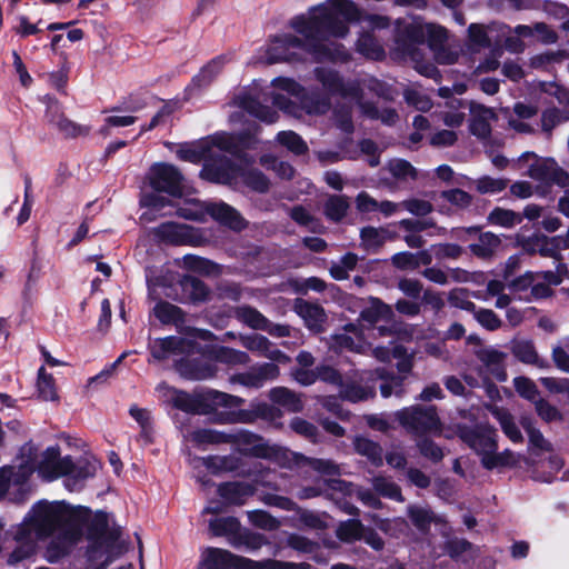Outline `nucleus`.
<instances>
[{"label": "nucleus", "instance_id": "1", "mask_svg": "<svg viewBox=\"0 0 569 569\" xmlns=\"http://www.w3.org/2000/svg\"><path fill=\"white\" fill-rule=\"evenodd\" d=\"M363 21L371 29L388 27V19L361 12L351 0H326L306 13L293 17L289 26L298 34L283 33L273 37L259 50L257 63L305 62L346 59L342 46L333 39L345 38L348 24Z\"/></svg>", "mask_w": 569, "mask_h": 569}, {"label": "nucleus", "instance_id": "2", "mask_svg": "<svg viewBox=\"0 0 569 569\" xmlns=\"http://www.w3.org/2000/svg\"><path fill=\"white\" fill-rule=\"evenodd\" d=\"M80 508H73L64 501L39 500L28 511L17 527L13 539L17 543L8 562L14 565L36 552L39 540L57 533L58 541L48 547V558L54 561L64 555L82 535Z\"/></svg>", "mask_w": 569, "mask_h": 569}, {"label": "nucleus", "instance_id": "3", "mask_svg": "<svg viewBox=\"0 0 569 569\" xmlns=\"http://www.w3.org/2000/svg\"><path fill=\"white\" fill-rule=\"evenodd\" d=\"M32 450L30 446L22 448L23 455L28 453L29 458L21 460L17 467H6L0 470V497L11 486L24 483L36 470L46 480H53L73 471L74 466L71 458H60L58 448L49 447L41 453L39 460L32 458Z\"/></svg>", "mask_w": 569, "mask_h": 569}, {"label": "nucleus", "instance_id": "4", "mask_svg": "<svg viewBox=\"0 0 569 569\" xmlns=\"http://www.w3.org/2000/svg\"><path fill=\"white\" fill-rule=\"evenodd\" d=\"M315 76L329 93L338 94L345 100L358 103L362 113L368 118L380 119L386 124H392L396 122L398 116L393 109H383L382 111H379L372 103L361 101V92L365 88L377 90L380 86L377 80H352L345 82L336 71L323 67L316 68Z\"/></svg>", "mask_w": 569, "mask_h": 569}, {"label": "nucleus", "instance_id": "5", "mask_svg": "<svg viewBox=\"0 0 569 569\" xmlns=\"http://www.w3.org/2000/svg\"><path fill=\"white\" fill-rule=\"evenodd\" d=\"M271 86L274 90L269 96L273 106L296 118H301L302 112L322 114L329 109L327 99L307 94L305 89L291 78H276Z\"/></svg>", "mask_w": 569, "mask_h": 569}, {"label": "nucleus", "instance_id": "6", "mask_svg": "<svg viewBox=\"0 0 569 569\" xmlns=\"http://www.w3.org/2000/svg\"><path fill=\"white\" fill-rule=\"evenodd\" d=\"M405 32L410 43L408 46H403V53L411 54L412 44L427 41L438 63L452 64L457 62L460 53L462 52L460 43L449 41L448 32L441 26L416 21L406 26Z\"/></svg>", "mask_w": 569, "mask_h": 569}, {"label": "nucleus", "instance_id": "7", "mask_svg": "<svg viewBox=\"0 0 569 569\" xmlns=\"http://www.w3.org/2000/svg\"><path fill=\"white\" fill-rule=\"evenodd\" d=\"M457 433L465 443L481 456V463L486 469L490 470L512 462L510 451L497 452V433L493 428L487 425L459 426Z\"/></svg>", "mask_w": 569, "mask_h": 569}, {"label": "nucleus", "instance_id": "8", "mask_svg": "<svg viewBox=\"0 0 569 569\" xmlns=\"http://www.w3.org/2000/svg\"><path fill=\"white\" fill-rule=\"evenodd\" d=\"M200 176L210 182L223 184H230L240 178L246 186L257 192H266L269 189V180L261 171L242 163L234 164L227 157L204 163Z\"/></svg>", "mask_w": 569, "mask_h": 569}, {"label": "nucleus", "instance_id": "9", "mask_svg": "<svg viewBox=\"0 0 569 569\" xmlns=\"http://www.w3.org/2000/svg\"><path fill=\"white\" fill-rule=\"evenodd\" d=\"M310 565L273 559L254 561L220 548H206L201 553L199 569H309Z\"/></svg>", "mask_w": 569, "mask_h": 569}, {"label": "nucleus", "instance_id": "10", "mask_svg": "<svg viewBox=\"0 0 569 569\" xmlns=\"http://www.w3.org/2000/svg\"><path fill=\"white\" fill-rule=\"evenodd\" d=\"M250 144L248 134L241 133L236 137L233 134L221 133L213 137L211 142H203L197 147L181 148L177 151V156L179 159L192 163H198L202 159L211 158L206 161V163H208L218 161L220 158L224 157L218 154L216 149L218 151L233 153L238 147L249 148Z\"/></svg>", "mask_w": 569, "mask_h": 569}, {"label": "nucleus", "instance_id": "11", "mask_svg": "<svg viewBox=\"0 0 569 569\" xmlns=\"http://www.w3.org/2000/svg\"><path fill=\"white\" fill-rule=\"evenodd\" d=\"M395 418L403 429L415 436L442 432V425L435 406L406 407L396 411Z\"/></svg>", "mask_w": 569, "mask_h": 569}, {"label": "nucleus", "instance_id": "12", "mask_svg": "<svg viewBox=\"0 0 569 569\" xmlns=\"http://www.w3.org/2000/svg\"><path fill=\"white\" fill-rule=\"evenodd\" d=\"M183 438L186 441L192 442L197 446L238 442L241 445L251 446L247 450L257 457H266L268 455L267 447L261 442L262 439L248 431H239L236 435H227L211 429H196L186 432Z\"/></svg>", "mask_w": 569, "mask_h": 569}, {"label": "nucleus", "instance_id": "13", "mask_svg": "<svg viewBox=\"0 0 569 569\" xmlns=\"http://www.w3.org/2000/svg\"><path fill=\"white\" fill-rule=\"evenodd\" d=\"M89 539L92 541L91 557L96 558L97 553L107 555L108 560L120 555L123 551V545L120 540L119 532L109 529L104 515H97L89 527Z\"/></svg>", "mask_w": 569, "mask_h": 569}, {"label": "nucleus", "instance_id": "14", "mask_svg": "<svg viewBox=\"0 0 569 569\" xmlns=\"http://www.w3.org/2000/svg\"><path fill=\"white\" fill-rule=\"evenodd\" d=\"M181 173L168 163H157L150 169L149 181L154 191L176 196L180 191Z\"/></svg>", "mask_w": 569, "mask_h": 569}, {"label": "nucleus", "instance_id": "15", "mask_svg": "<svg viewBox=\"0 0 569 569\" xmlns=\"http://www.w3.org/2000/svg\"><path fill=\"white\" fill-rule=\"evenodd\" d=\"M43 101L47 104L46 118L48 122L57 127L62 134L69 138H76L89 133V127L78 124L63 116L60 104L56 99L46 96Z\"/></svg>", "mask_w": 569, "mask_h": 569}, {"label": "nucleus", "instance_id": "16", "mask_svg": "<svg viewBox=\"0 0 569 569\" xmlns=\"http://www.w3.org/2000/svg\"><path fill=\"white\" fill-rule=\"evenodd\" d=\"M194 345L190 339L180 337L158 338L149 342L151 357L159 361L190 353Z\"/></svg>", "mask_w": 569, "mask_h": 569}, {"label": "nucleus", "instance_id": "17", "mask_svg": "<svg viewBox=\"0 0 569 569\" xmlns=\"http://www.w3.org/2000/svg\"><path fill=\"white\" fill-rule=\"evenodd\" d=\"M529 159H533V162L528 166L526 174L541 183L551 184L557 162L551 158H538L536 153L527 151L518 158L516 166L521 168Z\"/></svg>", "mask_w": 569, "mask_h": 569}, {"label": "nucleus", "instance_id": "18", "mask_svg": "<svg viewBox=\"0 0 569 569\" xmlns=\"http://www.w3.org/2000/svg\"><path fill=\"white\" fill-rule=\"evenodd\" d=\"M206 208L207 214L232 230L240 231L247 226L239 211L223 201L207 202Z\"/></svg>", "mask_w": 569, "mask_h": 569}, {"label": "nucleus", "instance_id": "19", "mask_svg": "<svg viewBox=\"0 0 569 569\" xmlns=\"http://www.w3.org/2000/svg\"><path fill=\"white\" fill-rule=\"evenodd\" d=\"M568 273L567 267L563 263H558L556 270L540 271V272H531L528 271L523 276L512 280L510 282V288L516 291L526 290L529 288L535 281L542 279L545 282L549 284L557 286L561 283L566 274Z\"/></svg>", "mask_w": 569, "mask_h": 569}, {"label": "nucleus", "instance_id": "20", "mask_svg": "<svg viewBox=\"0 0 569 569\" xmlns=\"http://www.w3.org/2000/svg\"><path fill=\"white\" fill-rule=\"evenodd\" d=\"M345 332L332 336V347L339 350H350L358 353H365L369 343L363 338V333L356 323H348L343 327Z\"/></svg>", "mask_w": 569, "mask_h": 569}, {"label": "nucleus", "instance_id": "21", "mask_svg": "<svg viewBox=\"0 0 569 569\" xmlns=\"http://www.w3.org/2000/svg\"><path fill=\"white\" fill-rule=\"evenodd\" d=\"M190 463L194 470L200 471L201 468H206L211 475H219L236 468V461L228 456L194 457L190 460ZM197 477L203 486L211 485L210 480L200 476V472Z\"/></svg>", "mask_w": 569, "mask_h": 569}, {"label": "nucleus", "instance_id": "22", "mask_svg": "<svg viewBox=\"0 0 569 569\" xmlns=\"http://www.w3.org/2000/svg\"><path fill=\"white\" fill-rule=\"evenodd\" d=\"M279 375V369L273 363H263L252 367L249 371L234 375L230 378L233 383H239L249 388H260L268 379H274Z\"/></svg>", "mask_w": 569, "mask_h": 569}, {"label": "nucleus", "instance_id": "23", "mask_svg": "<svg viewBox=\"0 0 569 569\" xmlns=\"http://www.w3.org/2000/svg\"><path fill=\"white\" fill-rule=\"evenodd\" d=\"M293 310L303 320L309 330L315 332L323 330L327 315L321 306L303 299H296Z\"/></svg>", "mask_w": 569, "mask_h": 569}, {"label": "nucleus", "instance_id": "24", "mask_svg": "<svg viewBox=\"0 0 569 569\" xmlns=\"http://www.w3.org/2000/svg\"><path fill=\"white\" fill-rule=\"evenodd\" d=\"M362 380L363 377L359 372L347 376L340 386V396L351 402L363 401L375 397V386H362L360 385Z\"/></svg>", "mask_w": 569, "mask_h": 569}, {"label": "nucleus", "instance_id": "25", "mask_svg": "<svg viewBox=\"0 0 569 569\" xmlns=\"http://www.w3.org/2000/svg\"><path fill=\"white\" fill-rule=\"evenodd\" d=\"M241 342L244 348L253 352H257L261 357H266L279 363L290 362V357H288L281 350L274 348L273 345L263 336L254 333L247 337H242Z\"/></svg>", "mask_w": 569, "mask_h": 569}, {"label": "nucleus", "instance_id": "26", "mask_svg": "<svg viewBox=\"0 0 569 569\" xmlns=\"http://www.w3.org/2000/svg\"><path fill=\"white\" fill-rule=\"evenodd\" d=\"M237 102L242 111L263 122L273 123L278 119V113L271 108L261 104L253 92H247L238 96Z\"/></svg>", "mask_w": 569, "mask_h": 569}, {"label": "nucleus", "instance_id": "27", "mask_svg": "<svg viewBox=\"0 0 569 569\" xmlns=\"http://www.w3.org/2000/svg\"><path fill=\"white\" fill-rule=\"evenodd\" d=\"M153 232L161 241L171 244H188L192 240V229L187 224L166 222L157 227Z\"/></svg>", "mask_w": 569, "mask_h": 569}, {"label": "nucleus", "instance_id": "28", "mask_svg": "<svg viewBox=\"0 0 569 569\" xmlns=\"http://www.w3.org/2000/svg\"><path fill=\"white\" fill-rule=\"evenodd\" d=\"M395 313L391 307L378 298H369L368 305L360 312V320L370 326L379 322H391Z\"/></svg>", "mask_w": 569, "mask_h": 569}, {"label": "nucleus", "instance_id": "29", "mask_svg": "<svg viewBox=\"0 0 569 569\" xmlns=\"http://www.w3.org/2000/svg\"><path fill=\"white\" fill-rule=\"evenodd\" d=\"M471 121L470 131L478 138L486 139L491 132L490 121L495 119L492 109L486 108L481 104H470Z\"/></svg>", "mask_w": 569, "mask_h": 569}, {"label": "nucleus", "instance_id": "30", "mask_svg": "<svg viewBox=\"0 0 569 569\" xmlns=\"http://www.w3.org/2000/svg\"><path fill=\"white\" fill-rule=\"evenodd\" d=\"M228 58L219 56L210 60L192 79L191 87L199 89L208 87L222 71Z\"/></svg>", "mask_w": 569, "mask_h": 569}, {"label": "nucleus", "instance_id": "31", "mask_svg": "<svg viewBox=\"0 0 569 569\" xmlns=\"http://www.w3.org/2000/svg\"><path fill=\"white\" fill-rule=\"evenodd\" d=\"M219 496L230 505H243L253 493L251 486L241 482H228L218 487Z\"/></svg>", "mask_w": 569, "mask_h": 569}, {"label": "nucleus", "instance_id": "32", "mask_svg": "<svg viewBox=\"0 0 569 569\" xmlns=\"http://www.w3.org/2000/svg\"><path fill=\"white\" fill-rule=\"evenodd\" d=\"M477 357L498 380H506L507 375L502 368L505 353L492 348H481L477 351Z\"/></svg>", "mask_w": 569, "mask_h": 569}, {"label": "nucleus", "instance_id": "33", "mask_svg": "<svg viewBox=\"0 0 569 569\" xmlns=\"http://www.w3.org/2000/svg\"><path fill=\"white\" fill-rule=\"evenodd\" d=\"M353 447L358 455L366 457L373 466H382V448L378 442L366 437H356Z\"/></svg>", "mask_w": 569, "mask_h": 569}, {"label": "nucleus", "instance_id": "34", "mask_svg": "<svg viewBox=\"0 0 569 569\" xmlns=\"http://www.w3.org/2000/svg\"><path fill=\"white\" fill-rule=\"evenodd\" d=\"M269 398L272 402L283 407L290 412H298L302 410V402L300 398L291 390L284 387H277L270 390Z\"/></svg>", "mask_w": 569, "mask_h": 569}, {"label": "nucleus", "instance_id": "35", "mask_svg": "<svg viewBox=\"0 0 569 569\" xmlns=\"http://www.w3.org/2000/svg\"><path fill=\"white\" fill-rule=\"evenodd\" d=\"M392 237V233L385 228L366 227L360 232L361 244L367 250H377Z\"/></svg>", "mask_w": 569, "mask_h": 569}, {"label": "nucleus", "instance_id": "36", "mask_svg": "<svg viewBox=\"0 0 569 569\" xmlns=\"http://www.w3.org/2000/svg\"><path fill=\"white\" fill-rule=\"evenodd\" d=\"M490 411L493 418L497 419V421L500 423L503 433L512 442L522 441V435L515 423L512 416L507 410L503 408L493 407Z\"/></svg>", "mask_w": 569, "mask_h": 569}, {"label": "nucleus", "instance_id": "37", "mask_svg": "<svg viewBox=\"0 0 569 569\" xmlns=\"http://www.w3.org/2000/svg\"><path fill=\"white\" fill-rule=\"evenodd\" d=\"M501 241L492 232H485L479 236L476 243L470 244L471 252L479 258H489L499 248Z\"/></svg>", "mask_w": 569, "mask_h": 569}, {"label": "nucleus", "instance_id": "38", "mask_svg": "<svg viewBox=\"0 0 569 569\" xmlns=\"http://www.w3.org/2000/svg\"><path fill=\"white\" fill-rule=\"evenodd\" d=\"M236 318L256 330L267 328V318L257 309L249 306H240L234 310Z\"/></svg>", "mask_w": 569, "mask_h": 569}, {"label": "nucleus", "instance_id": "39", "mask_svg": "<svg viewBox=\"0 0 569 569\" xmlns=\"http://www.w3.org/2000/svg\"><path fill=\"white\" fill-rule=\"evenodd\" d=\"M372 487L377 493L385 498H389L399 502L405 499L401 495L400 487L395 483L390 478L378 476L371 480Z\"/></svg>", "mask_w": 569, "mask_h": 569}, {"label": "nucleus", "instance_id": "40", "mask_svg": "<svg viewBox=\"0 0 569 569\" xmlns=\"http://www.w3.org/2000/svg\"><path fill=\"white\" fill-rule=\"evenodd\" d=\"M182 267L187 270L206 276L214 274L219 269L212 261L193 254H186L182 258Z\"/></svg>", "mask_w": 569, "mask_h": 569}, {"label": "nucleus", "instance_id": "41", "mask_svg": "<svg viewBox=\"0 0 569 569\" xmlns=\"http://www.w3.org/2000/svg\"><path fill=\"white\" fill-rule=\"evenodd\" d=\"M488 221L495 226L512 228L522 221V216L509 209L495 208L489 213Z\"/></svg>", "mask_w": 569, "mask_h": 569}, {"label": "nucleus", "instance_id": "42", "mask_svg": "<svg viewBox=\"0 0 569 569\" xmlns=\"http://www.w3.org/2000/svg\"><path fill=\"white\" fill-rule=\"evenodd\" d=\"M349 209V201L345 196H330L325 204V214L329 220L340 221Z\"/></svg>", "mask_w": 569, "mask_h": 569}, {"label": "nucleus", "instance_id": "43", "mask_svg": "<svg viewBox=\"0 0 569 569\" xmlns=\"http://www.w3.org/2000/svg\"><path fill=\"white\" fill-rule=\"evenodd\" d=\"M183 292L193 302H202L209 298V289L197 278L187 277L181 282Z\"/></svg>", "mask_w": 569, "mask_h": 569}, {"label": "nucleus", "instance_id": "44", "mask_svg": "<svg viewBox=\"0 0 569 569\" xmlns=\"http://www.w3.org/2000/svg\"><path fill=\"white\" fill-rule=\"evenodd\" d=\"M569 120V112L558 108H548L543 110L540 119L541 130L550 134L555 127Z\"/></svg>", "mask_w": 569, "mask_h": 569}, {"label": "nucleus", "instance_id": "45", "mask_svg": "<svg viewBox=\"0 0 569 569\" xmlns=\"http://www.w3.org/2000/svg\"><path fill=\"white\" fill-rule=\"evenodd\" d=\"M357 50L367 58L378 60L383 56L380 43L369 32H363L357 41Z\"/></svg>", "mask_w": 569, "mask_h": 569}, {"label": "nucleus", "instance_id": "46", "mask_svg": "<svg viewBox=\"0 0 569 569\" xmlns=\"http://www.w3.org/2000/svg\"><path fill=\"white\" fill-rule=\"evenodd\" d=\"M154 315L162 323L179 325L183 322L182 310L169 302H159L154 307Z\"/></svg>", "mask_w": 569, "mask_h": 569}, {"label": "nucleus", "instance_id": "47", "mask_svg": "<svg viewBox=\"0 0 569 569\" xmlns=\"http://www.w3.org/2000/svg\"><path fill=\"white\" fill-rule=\"evenodd\" d=\"M289 216L299 226L307 228L311 232H320L321 223L303 207L296 206L290 209Z\"/></svg>", "mask_w": 569, "mask_h": 569}, {"label": "nucleus", "instance_id": "48", "mask_svg": "<svg viewBox=\"0 0 569 569\" xmlns=\"http://www.w3.org/2000/svg\"><path fill=\"white\" fill-rule=\"evenodd\" d=\"M569 59V53L565 50L547 51L533 56L530 59V66L536 69H548L555 63H560Z\"/></svg>", "mask_w": 569, "mask_h": 569}, {"label": "nucleus", "instance_id": "49", "mask_svg": "<svg viewBox=\"0 0 569 569\" xmlns=\"http://www.w3.org/2000/svg\"><path fill=\"white\" fill-rule=\"evenodd\" d=\"M277 141L295 154H303L308 150L307 143L293 131H281L277 134Z\"/></svg>", "mask_w": 569, "mask_h": 569}, {"label": "nucleus", "instance_id": "50", "mask_svg": "<svg viewBox=\"0 0 569 569\" xmlns=\"http://www.w3.org/2000/svg\"><path fill=\"white\" fill-rule=\"evenodd\" d=\"M448 111L442 112V121L447 127L458 128L465 121V112L460 109L465 108V104L459 99H452L448 102Z\"/></svg>", "mask_w": 569, "mask_h": 569}, {"label": "nucleus", "instance_id": "51", "mask_svg": "<svg viewBox=\"0 0 569 569\" xmlns=\"http://www.w3.org/2000/svg\"><path fill=\"white\" fill-rule=\"evenodd\" d=\"M363 532V526L359 520L350 519L341 522L337 529V536L340 540L351 542L360 540Z\"/></svg>", "mask_w": 569, "mask_h": 569}, {"label": "nucleus", "instance_id": "52", "mask_svg": "<svg viewBox=\"0 0 569 569\" xmlns=\"http://www.w3.org/2000/svg\"><path fill=\"white\" fill-rule=\"evenodd\" d=\"M203 400L216 407L236 408L242 405L243 400L239 397L224 392L209 390L203 395Z\"/></svg>", "mask_w": 569, "mask_h": 569}, {"label": "nucleus", "instance_id": "53", "mask_svg": "<svg viewBox=\"0 0 569 569\" xmlns=\"http://www.w3.org/2000/svg\"><path fill=\"white\" fill-rule=\"evenodd\" d=\"M260 162L267 169L273 170L281 179L289 180L295 176V169L290 163L280 161L272 156H262Z\"/></svg>", "mask_w": 569, "mask_h": 569}, {"label": "nucleus", "instance_id": "54", "mask_svg": "<svg viewBox=\"0 0 569 569\" xmlns=\"http://www.w3.org/2000/svg\"><path fill=\"white\" fill-rule=\"evenodd\" d=\"M37 387L39 396L43 400H56L58 398L53 378L51 375L46 372L43 367H41L38 371Z\"/></svg>", "mask_w": 569, "mask_h": 569}, {"label": "nucleus", "instance_id": "55", "mask_svg": "<svg viewBox=\"0 0 569 569\" xmlns=\"http://www.w3.org/2000/svg\"><path fill=\"white\" fill-rule=\"evenodd\" d=\"M513 355L522 362L536 363L538 355L529 340H515L511 346Z\"/></svg>", "mask_w": 569, "mask_h": 569}, {"label": "nucleus", "instance_id": "56", "mask_svg": "<svg viewBox=\"0 0 569 569\" xmlns=\"http://www.w3.org/2000/svg\"><path fill=\"white\" fill-rule=\"evenodd\" d=\"M209 527L214 536H226L238 532L240 523L233 517L214 518L210 520Z\"/></svg>", "mask_w": 569, "mask_h": 569}, {"label": "nucleus", "instance_id": "57", "mask_svg": "<svg viewBox=\"0 0 569 569\" xmlns=\"http://www.w3.org/2000/svg\"><path fill=\"white\" fill-rule=\"evenodd\" d=\"M216 359L219 362L227 365H244L248 363L249 357L246 352L231 349L228 347H221L216 351Z\"/></svg>", "mask_w": 569, "mask_h": 569}, {"label": "nucleus", "instance_id": "58", "mask_svg": "<svg viewBox=\"0 0 569 569\" xmlns=\"http://www.w3.org/2000/svg\"><path fill=\"white\" fill-rule=\"evenodd\" d=\"M508 186V180L503 178H492L483 176L476 181V188L480 193H499Z\"/></svg>", "mask_w": 569, "mask_h": 569}, {"label": "nucleus", "instance_id": "59", "mask_svg": "<svg viewBox=\"0 0 569 569\" xmlns=\"http://www.w3.org/2000/svg\"><path fill=\"white\" fill-rule=\"evenodd\" d=\"M408 516L419 530H426L433 521L432 512L429 509L419 506H409Z\"/></svg>", "mask_w": 569, "mask_h": 569}, {"label": "nucleus", "instance_id": "60", "mask_svg": "<svg viewBox=\"0 0 569 569\" xmlns=\"http://www.w3.org/2000/svg\"><path fill=\"white\" fill-rule=\"evenodd\" d=\"M558 242V238L535 237L533 244L537 247L538 253L542 257H551L556 260H560Z\"/></svg>", "mask_w": 569, "mask_h": 569}, {"label": "nucleus", "instance_id": "61", "mask_svg": "<svg viewBox=\"0 0 569 569\" xmlns=\"http://www.w3.org/2000/svg\"><path fill=\"white\" fill-rule=\"evenodd\" d=\"M388 170L395 178L400 180L415 179L417 176L416 169L402 159L391 160L388 164Z\"/></svg>", "mask_w": 569, "mask_h": 569}, {"label": "nucleus", "instance_id": "62", "mask_svg": "<svg viewBox=\"0 0 569 569\" xmlns=\"http://www.w3.org/2000/svg\"><path fill=\"white\" fill-rule=\"evenodd\" d=\"M207 202H200L197 200L188 202L184 207L178 209V216L189 220H203L207 214Z\"/></svg>", "mask_w": 569, "mask_h": 569}, {"label": "nucleus", "instance_id": "63", "mask_svg": "<svg viewBox=\"0 0 569 569\" xmlns=\"http://www.w3.org/2000/svg\"><path fill=\"white\" fill-rule=\"evenodd\" d=\"M249 521L261 529L274 530L279 527V521L262 510L248 511Z\"/></svg>", "mask_w": 569, "mask_h": 569}, {"label": "nucleus", "instance_id": "64", "mask_svg": "<svg viewBox=\"0 0 569 569\" xmlns=\"http://www.w3.org/2000/svg\"><path fill=\"white\" fill-rule=\"evenodd\" d=\"M405 99L409 106L415 107L419 111H428L432 106L430 98L415 88L405 91Z\"/></svg>", "mask_w": 569, "mask_h": 569}]
</instances>
